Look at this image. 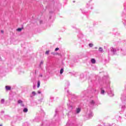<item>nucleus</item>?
I'll use <instances>...</instances> for the list:
<instances>
[{"label": "nucleus", "mask_w": 126, "mask_h": 126, "mask_svg": "<svg viewBox=\"0 0 126 126\" xmlns=\"http://www.w3.org/2000/svg\"><path fill=\"white\" fill-rule=\"evenodd\" d=\"M5 88L6 89V90L7 91H10V90H11V87L9 86H6L5 87Z\"/></svg>", "instance_id": "f257e3e1"}, {"label": "nucleus", "mask_w": 126, "mask_h": 126, "mask_svg": "<svg viewBox=\"0 0 126 126\" xmlns=\"http://www.w3.org/2000/svg\"><path fill=\"white\" fill-rule=\"evenodd\" d=\"M91 62H92V63L93 64H95V62H96L95 60L94 59H92L91 60Z\"/></svg>", "instance_id": "f03ea898"}, {"label": "nucleus", "mask_w": 126, "mask_h": 126, "mask_svg": "<svg viewBox=\"0 0 126 126\" xmlns=\"http://www.w3.org/2000/svg\"><path fill=\"white\" fill-rule=\"evenodd\" d=\"M81 111L80 108H76V113L79 114Z\"/></svg>", "instance_id": "7ed1b4c3"}, {"label": "nucleus", "mask_w": 126, "mask_h": 126, "mask_svg": "<svg viewBox=\"0 0 126 126\" xmlns=\"http://www.w3.org/2000/svg\"><path fill=\"white\" fill-rule=\"evenodd\" d=\"M99 52H101L102 53L103 51V49L102 47H100L98 48Z\"/></svg>", "instance_id": "20e7f679"}, {"label": "nucleus", "mask_w": 126, "mask_h": 126, "mask_svg": "<svg viewBox=\"0 0 126 126\" xmlns=\"http://www.w3.org/2000/svg\"><path fill=\"white\" fill-rule=\"evenodd\" d=\"M111 52H112L113 53H115L116 52V50L115 49L112 48L111 49Z\"/></svg>", "instance_id": "39448f33"}, {"label": "nucleus", "mask_w": 126, "mask_h": 126, "mask_svg": "<svg viewBox=\"0 0 126 126\" xmlns=\"http://www.w3.org/2000/svg\"><path fill=\"white\" fill-rule=\"evenodd\" d=\"M40 81H37V88L40 87Z\"/></svg>", "instance_id": "423d86ee"}, {"label": "nucleus", "mask_w": 126, "mask_h": 126, "mask_svg": "<svg viewBox=\"0 0 126 126\" xmlns=\"http://www.w3.org/2000/svg\"><path fill=\"white\" fill-rule=\"evenodd\" d=\"M28 111V109H27V108H25L24 109H23V112H24L25 113H26Z\"/></svg>", "instance_id": "0eeeda50"}, {"label": "nucleus", "mask_w": 126, "mask_h": 126, "mask_svg": "<svg viewBox=\"0 0 126 126\" xmlns=\"http://www.w3.org/2000/svg\"><path fill=\"white\" fill-rule=\"evenodd\" d=\"M22 29H21V28H18V29H17V30H16L17 31L19 32L22 31Z\"/></svg>", "instance_id": "6e6552de"}, {"label": "nucleus", "mask_w": 126, "mask_h": 126, "mask_svg": "<svg viewBox=\"0 0 126 126\" xmlns=\"http://www.w3.org/2000/svg\"><path fill=\"white\" fill-rule=\"evenodd\" d=\"M17 102H18V104H22L23 103V101L21 100H19Z\"/></svg>", "instance_id": "1a4fd4ad"}, {"label": "nucleus", "mask_w": 126, "mask_h": 126, "mask_svg": "<svg viewBox=\"0 0 126 126\" xmlns=\"http://www.w3.org/2000/svg\"><path fill=\"white\" fill-rule=\"evenodd\" d=\"M63 69H61V70H60V74H63Z\"/></svg>", "instance_id": "9d476101"}, {"label": "nucleus", "mask_w": 126, "mask_h": 126, "mask_svg": "<svg viewBox=\"0 0 126 126\" xmlns=\"http://www.w3.org/2000/svg\"><path fill=\"white\" fill-rule=\"evenodd\" d=\"M89 46L90 47H93L94 44H92V43H90V44H89Z\"/></svg>", "instance_id": "9b49d317"}, {"label": "nucleus", "mask_w": 126, "mask_h": 126, "mask_svg": "<svg viewBox=\"0 0 126 126\" xmlns=\"http://www.w3.org/2000/svg\"><path fill=\"white\" fill-rule=\"evenodd\" d=\"M32 94L33 95V96H35L36 95V92H32Z\"/></svg>", "instance_id": "f8f14e48"}, {"label": "nucleus", "mask_w": 126, "mask_h": 126, "mask_svg": "<svg viewBox=\"0 0 126 126\" xmlns=\"http://www.w3.org/2000/svg\"><path fill=\"white\" fill-rule=\"evenodd\" d=\"M49 51H47L45 52V54L46 55H49Z\"/></svg>", "instance_id": "ddd939ff"}, {"label": "nucleus", "mask_w": 126, "mask_h": 126, "mask_svg": "<svg viewBox=\"0 0 126 126\" xmlns=\"http://www.w3.org/2000/svg\"><path fill=\"white\" fill-rule=\"evenodd\" d=\"M59 50V48H56V49H55V51H58Z\"/></svg>", "instance_id": "4468645a"}, {"label": "nucleus", "mask_w": 126, "mask_h": 126, "mask_svg": "<svg viewBox=\"0 0 126 126\" xmlns=\"http://www.w3.org/2000/svg\"><path fill=\"white\" fill-rule=\"evenodd\" d=\"M104 93H105V91H104V90H102V91L101 92V93H102V94H103Z\"/></svg>", "instance_id": "2eb2a0df"}, {"label": "nucleus", "mask_w": 126, "mask_h": 126, "mask_svg": "<svg viewBox=\"0 0 126 126\" xmlns=\"http://www.w3.org/2000/svg\"><path fill=\"white\" fill-rule=\"evenodd\" d=\"M1 33H2V34H3V32H3V31H2V30H1Z\"/></svg>", "instance_id": "dca6fc26"}, {"label": "nucleus", "mask_w": 126, "mask_h": 126, "mask_svg": "<svg viewBox=\"0 0 126 126\" xmlns=\"http://www.w3.org/2000/svg\"><path fill=\"white\" fill-rule=\"evenodd\" d=\"M91 103H92V104H94V100H92V102H91Z\"/></svg>", "instance_id": "f3484780"}, {"label": "nucleus", "mask_w": 126, "mask_h": 126, "mask_svg": "<svg viewBox=\"0 0 126 126\" xmlns=\"http://www.w3.org/2000/svg\"><path fill=\"white\" fill-rule=\"evenodd\" d=\"M37 93H38V94H41V92H40V91H38V92H37Z\"/></svg>", "instance_id": "a211bd4d"}, {"label": "nucleus", "mask_w": 126, "mask_h": 126, "mask_svg": "<svg viewBox=\"0 0 126 126\" xmlns=\"http://www.w3.org/2000/svg\"><path fill=\"white\" fill-rule=\"evenodd\" d=\"M40 24H42V21H40Z\"/></svg>", "instance_id": "6ab92c4d"}, {"label": "nucleus", "mask_w": 126, "mask_h": 126, "mask_svg": "<svg viewBox=\"0 0 126 126\" xmlns=\"http://www.w3.org/2000/svg\"><path fill=\"white\" fill-rule=\"evenodd\" d=\"M43 62H42L41 63V64H43Z\"/></svg>", "instance_id": "aec40b11"}, {"label": "nucleus", "mask_w": 126, "mask_h": 126, "mask_svg": "<svg viewBox=\"0 0 126 126\" xmlns=\"http://www.w3.org/2000/svg\"><path fill=\"white\" fill-rule=\"evenodd\" d=\"M0 126H2L1 125H0Z\"/></svg>", "instance_id": "412c9836"}]
</instances>
